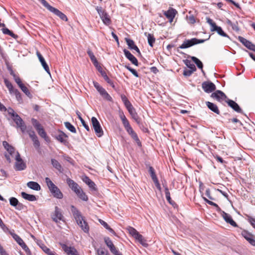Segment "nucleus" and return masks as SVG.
Instances as JSON below:
<instances>
[{
  "mask_svg": "<svg viewBox=\"0 0 255 255\" xmlns=\"http://www.w3.org/2000/svg\"><path fill=\"white\" fill-rule=\"evenodd\" d=\"M71 211L77 224L85 233H88L89 228L87 223L83 219L80 212L73 205L71 206Z\"/></svg>",
  "mask_w": 255,
  "mask_h": 255,
  "instance_id": "nucleus-1",
  "label": "nucleus"
},
{
  "mask_svg": "<svg viewBox=\"0 0 255 255\" xmlns=\"http://www.w3.org/2000/svg\"><path fill=\"white\" fill-rule=\"evenodd\" d=\"M67 183L70 188L77 194L79 198L84 201L88 200V197L78 184L73 180L68 178Z\"/></svg>",
  "mask_w": 255,
  "mask_h": 255,
  "instance_id": "nucleus-2",
  "label": "nucleus"
},
{
  "mask_svg": "<svg viewBox=\"0 0 255 255\" xmlns=\"http://www.w3.org/2000/svg\"><path fill=\"white\" fill-rule=\"evenodd\" d=\"M45 182L53 196L57 199H62L63 197L60 189L52 182L48 177L45 178Z\"/></svg>",
  "mask_w": 255,
  "mask_h": 255,
  "instance_id": "nucleus-3",
  "label": "nucleus"
},
{
  "mask_svg": "<svg viewBox=\"0 0 255 255\" xmlns=\"http://www.w3.org/2000/svg\"><path fill=\"white\" fill-rule=\"evenodd\" d=\"M205 40V39H198L196 38L185 40L179 48L181 49L187 48L195 44L202 43L204 42Z\"/></svg>",
  "mask_w": 255,
  "mask_h": 255,
  "instance_id": "nucleus-4",
  "label": "nucleus"
},
{
  "mask_svg": "<svg viewBox=\"0 0 255 255\" xmlns=\"http://www.w3.org/2000/svg\"><path fill=\"white\" fill-rule=\"evenodd\" d=\"M93 85L101 96H102L104 99L110 102L112 101V98L111 96L107 93L105 89L99 85L98 82L94 81Z\"/></svg>",
  "mask_w": 255,
  "mask_h": 255,
  "instance_id": "nucleus-5",
  "label": "nucleus"
},
{
  "mask_svg": "<svg viewBox=\"0 0 255 255\" xmlns=\"http://www.w3.org/2000/svg\"><path fill=\"white\" fill-rule=\"evenodd\" d=\"M98 14L104 24L109 25L111 23L110 17L106 11L101 6H97L96 7Z\"/></svg>",
  "mask_w": 255,
  "mask_h": 255,
  "instance_id": "nucleus-6",
  "label": "nucleus"
},
{
  "mask_svg": "<svg viewBox=\"0 0 255 255\" xmlns=\"http://www.w3.org/2000/svg\"><path fill=\"white\" fill-rule=\"evenodd\" d=\"M51 218L56 223H59L60 221H64V217L62 211L57 206L55 207L54 211L51 214Z\"/></svg>",
  "mask_w": 255,
  "mask_h": 255,
  "instance_id": "nucleus-7",
  "label": "nucleus"
},
{
  "mask_svg": "<svg viewBox=\"0 0 255 255\" xmlns=\"http://www.w3.org/2000/svg\"><path fill=\"white\" fill-rule=\"evenodd\" d=\"M91 122L97 136H102L103 135V131L98 120L95 117H92Z\"/></svg>",
  "mask_w": 255,
  "mask_h": 255,
  "instance_id": "nucleus-8",
  "label": "nucleus"
},
{
  "mask_svg": "<svg viewBox=\"0 0 255 255\" xmlns=\"http://www.w3.org/2000/svg\"><path fill=\"white\" fill-rule=\"evenodd\" d=\"M15 159L16 160L15 163V169L18 171L23 170L25 169L26 166L20 157V155L18 152H16Z\"/></svg>",
  "mask_w": 255,
  "mask_h": 255,
  "instance_id": "nucleus-9",
  "label": "nucleus"
},
{
  "mask_svg": "<svg viewBox=\"0 0 255 255\" xmlns=\"http://www.w3.org/2000/svg\"><path fill=\"white\" fill-rule=\"evenodd\" d=\"M241 235L252 246H255V237L246 230H243Z\"/></svg>",
  "mask_w": 255,
  "mask_h": 255,
  "instance_id": "nucleus-10",
  "label": "nucleus"
},
{
  "mask_svg": "<svg viewBox=\"0 0 255 255\" xmlns=\"http://www.w3.org/2000/svg\"><path fill=\"white\" fill-rule=\"evenodd\" d=\"M14 122L16 124L17 128H20L22 132L24 133L26 131V127L22 120V119L19 117V115H15L14 118H12Z\"/></svg>",
  "mask_w": 255,
  "mask_h": 255,
  "instance_id": "nucleus-11",
  "label": "nucleus"
},
{
  "mask_svg": "<svg viewBox=\"0 0 255 255\" xmlns=\"http://www.w3.org/2000/svg\"><path fill=\"white\" fill-rule=\"evenodd\" d=\"M202 87L203 90L207 93H210L216 90L215 85L210 81H205L202 83Z\"/></svg>",
  "mask_w": 255,
  "mask_h": 255,
  "instance_id": "nucleus-12",
  "label": "nucleus"
},
{
  "mask_svg": "<svg viewBox=\"0 0 255 255\" xmlns=\"http://www.w3.org/2000/svg\"><path fill=\"white\" fill-rule=\"evenodd\" d=\"M238 39L248 49L255 52V45L251 41L241 36H238Z\"/></svg>",
  "mask_w": 255,
  "mask_h": 255,
  "instance_id": "nucleus-13",
  "label": "nucleus"
},
{
  "mask_svg": "<svg viewBox=\"0 0 255 255\" xmlns=\"http://www.w3.org/2000/svg\"><path fill=\"white\" fill-rule=\"evenodd\" d=\"M104 240L106 245L109 247L112 253L114 255H120V252L117 250V248L109 238H106Z\"/></svg>",
  "mask_w": 255,
  "mask_h": 255,
  "instance_id": "nucleus-14",
  "label": "nucleus"
},
{
  "mask_svg": "<svg viewBox=\"0 0 255 255\" xmlns=\"http://www.w3.org/2000/svg\"><path fill=\"white\" fill-rule=\"evenodd\" d=\"M211 97L214 99H216L219 102L227 99V96L223 92L220 90H217L216 92L213 93L211 94Z\"/></svg>",
  "mask_w": 255,
  "mask_h": 255,
  "instance_id": "nucleus-15",
  "label": "nucleus"
},
{
  "mask_svg": "<svg viewBox=\"0 0 255 255\" xmlns=\"http://www.w3.org/2000/svg\"><path fill=\"white\" fill-rule=\"evenodd\" d=\"M128 133L130 135L131 137L136 141L137 145L138 146H141V143L136 134V133L134 131L131 126H129L128 127L125 128Z\"/></svg>",
  "mask_w": 255,
  "mask_h": 255,
  "instance_id": "nucleus-16",
  "label": "nucleus"
},
{
  "mask_svg": "<svg viewBox=\"0 0 255 255\" xmlns=\"http://www.w3.org/2000/svg\"><path fill=\"white\" fill-rule=\"evenodd\" d=\"M177 12L175 9L170 8L168 10L164 12V14L169 19V22H172Z\"/></svg>",
  "mask_w": 255,
  "mask_h": 255,
  "instance_id": "nucleus-17",
  "label": "nucleus"
},
{
  "mask_svg": "<svg viewBox=\"0 0 255 255\" xmlns=\"http://www.w3.org/2000/svg\"><path fill=\"white\" fill-rule=\"evenodd\" d=\"M222 216L227 223L235 227L238 226L237 223L233 220L232 217L229 214L224 211H222Z\"/></svg>",
  "mask_w": 255,
  "mask_h": 255,
  "instance_id": "nucleus-18",
  "label": "nucleus"
},
{
  "mask_svg": "<svg viewBox=\"0 0 255 255\" xmlns=\"http://www.w3.org/2000/svg\"><path fill=\"white\" fill-rule=\"evenodd\" d=\"M126 57L134 65H138L137 59L128 50L125 49L123 50Z\"/></svg>",
  "mask_w": 255,
  "mask_h": 255,
  "instance_id": "nucleus-19",
  "label": "nucleus"
},
{
  "mask_svg": "<svg viewBox=\"0 0 255 255\" xmlns=\"http://www.w3.org/2000/svg\"><path fill=\"white\" fill-rule=\"evenodd\" d=\"M55 137L57 140L64 145H67L68 143L67 141L68 136L63 131H60L59 133Z\"/></svg>",
  "mask_w": 255,
  "mask_h": 255,
  "instance_id": "nucleus-20",
  "label": "nucleus"
},
{
  "mask_svg": "<svg viewBox=\"0 0 255 255\" xmlns=\"http://www.w3.org/2000/svg\"><path fill=\"white\" fill-rule=\"evenodd\" d=\"M226 102L227 103L229 106L232 108L234 111L238 113H242V109L240 108L238 104L235 101L232 100L228 99L226 101Z\"/></svg>",
  "mask_w": 255,
  "mask_h": 255,
  "instance_id": "nucleus-21",
  "label": "nucleus"
},
{
  "mask_svg": "<svg viewBox=\"0 0 255 255\" xmlns=\"http://www.w3.org/2000/svg\"><path fill=\"white\" fill-rule=\"evenodd\" d=\"M36 55L44 70L46 71L47 73L50 74V70L49 67L47 64L46 62H45L44 58L41 55L40 53L38 51H37L36 52Z\"/></svg>",
  "mask_w": 255,
  "mask_h": 255,
  "instance_id": "nucleus-22",
  "label": "nucleus"
},
{
  "mask_svg": "<svg viewBox=\"0 0 255 255\" xmlns=\"http://www.w3.org/2000/svg\"><path fill=\"white\" fill-rule=\"evenodd\" d=\"M10 205L13 207H14L16 209L20 210L22 209L23 205L19 203L18 200L15 197H11L9 199Z\"/></svg>",
  "mask_w": 255,
  "mask_h": 255,
  "instance_id": "nucleus-23",
  "label": "nucleus"
},
{
  "mask_svg": "<svg viewBox=\"0 0 255 255\" xmlns=\"http://www.w3.org/2000/svg\"><path fill=\"white\" fill-rule=\"evenodd\" d=\"M62 247L64 252L68 255H79L77 251L74 247H69L65 244L62 245Z\"/></svg>",
  "mask_w": 255,
  "mask_h": 255,
  "instance_id": "nucleus-24",
  "label": "nucleus"
},
{
  "mask_svg": "<svg viewBox=\"0 0 255 255\" xmlns=\"http://www.w3.org/2000/svg\"><path fill=\"white\" fill-rule=\"evenodd\" d=\"M51 12L58 16L61 20L65 21L68 20L66 15L58 9L54 8Z\"/></svg>",
  "mask_w": 255,
  "mask_h": 255,
  "instance_id": "nucleus-25",
  "label": "nucleus"
},
{
  "mask_svg": "<svg viewBox=\"0 0 255 255\" xmlns=\"http://www.w3.org/2000/svg\"><path fill=\"white\" fill-rule=\"evenodd\" d=\"M206 104L210 110L218 115L220 114V111L216 105L210 102H206Z\"/></svg>",
  "mask_w": 255,
  "mask_h": 255,
  "instance_id": "nucleus-26",
  "label": "nucleus"
},
{
  "mask_svg": "<svg viewBox=\"0 0 255 255\" xmlns=\"http://www.w3.org/2000/svg\"><path fill=\"white\" fill-rule=\"evenodd\" d=\"M128 111L131 115L132 119L138 124L140 123L139 118L135 112V110L133 107H132L128 110Z\"/></svg>",
  "mask_w": 255,
  "mask_h": 255,
  "instance_id": "nucleus-27",
  "label": "nucleus"
},
{
  "mask_svg": "<svg viewBox=\"0 0 255 255\" xmlns=\"http://www.w3.org/2000/svg\"><path fill=\"white\" fill-rule=\"evenodd\" d=\"M27 186L28 188L36 191H39L40 190V186L39 184L34 181L28 182L27 183Z\"/></svg>",
  "mask_w": 255,
  "mask_h": 255,
  "instance_id": "nucleus-28",
  "label": "nucleus"
},
{
  "mask_svg": "<svg viewBox=\"0 0 255 255\" xmlns=\"http://www.w3.org/2000/svg\"><path fill=\"white\" fill-rule=\"evenodd\" d=\"M21 195L23 198L28 201H34L36 200V198L35 195L28 194L24 192H22Z\"/></svg>",
  "mask_w": 255,
  "mask_h": 255,
  "instance_id": "nucleus-29",
  "label": "nucleus"
},
{
  "mask_svg": "<svg viewBox=\"0 0 255 255\" xmlns=\"http://www.w3.org/2000/svg\"><path fill=\"white\" fill-rule=\"evenodd\" d=\"M211 31H216L221 36L229 38V36L222 30V28L217 25L213 28H211Z\"/></svg>",
  "mask_w": 255,
  "mask_h": 255,
  "instance_id": "nucleus-30",
  "label": "nucleus"
},
{
  "mask_svg": "<svg viewBox=\"0 0 255 255\" xmlns=\"http://www.w3.org/2000/svg\"><path fill=\"white\" fill-rule=\"evenodd\" d=\"M83 180L85 183H86L89 186V187L90 188L94 190H96L95 184L88 177L85 176L83 178Z\"/></svg>",
  "mask_w": 255,
  "mask_h": 255,
  "instance_id": "nucleus-31",
  "label": "nucleus"
},
{
  "mask_svg": "<svg viewBox=\"0 0 255 255\" xmlns=\"http://www.w3.org/2000/svg\"><path fill=\"white\" fill-rule=\"evenodd\" d=\"M190 58L196 64L197 66L199 69H201L202 72L204 74V71L203 70V64L202 62L197 58L194 56H191Z\"/></svg>",
  "mask_w": 255,
  "mask_h": 255,
  "instance_id": "nucleus-32",
  "label": "nucleus"
},
{
  "mask_svg": "<svg viewBox=\"0 0 255 255\" xmlns=\"http://www.w3.org/2000/svg\"><path fill=\"white\" fill-rule=\"evenodd\" d=\"M120 117L122 121L123 124L125 128L130 126L128 120H127L123 113H121L120 114Z\"/></svg>",
  "mask_w": 255,
  "mask_h": 255,
  "instance_id": "nucleus-33",
  "label": "nucleus"
},
{
  "mask_svg": "<svg viewBox=\"0 0 255 255\" xmlns=\"http://www.w3.org/2000/svg\"><path fill=\"white\" fill-rule=\"evenodd\" d=\"M4 82L5 84V85L8 89V91L10 94H12L14 90H15L16 89H14L12 85V84L7 79H4Z\"/></svg>",
  "mask_w": 255,
  "mask_h": 255,
  "instance_id": "nucleus-34",
  "label": "nucleus"
},
{
  "mask_svg": "<svg viewBox=\"0 0 255 255\" xmlns=\"http://www.w3.org/2000/svg\"><path fill=\"white\" fill-rule=\"evenodd\" d=\"M51 163L53 165V166L56 169H57L60 172H62V167L60 164V163L56 160L54 159H51Z\"/></svg>",
  "mask_w": 255,
  "mask_h": 255,
  "instance_id": "nucleus-35",
  "label": "nucleus"
},
{
  "mask_svg": "<svg viewBox=\"0 0 255 255\" xmlns=\"http://www.w3.org/2000/svg\"><path fill=\"white\" fill-rule=\"evenodd\" d=\"M135 239L137 240L142 246L146 247L148 245V244L146 243V240L140 234L137 235V237Z\"/></svg>",
  "mask_w": 255,
  "mask_h": 255,
  "instance_id": "nucleus-36",
  "label": "nucleus"
},
{
  "mask_svg": "<svg viewBox=\"0 0 255 255\" xmlns=\"http://www.w3.org/2000/svg\"><path fill=\"white\" fill-rule=\"evenodd\" d=\"M76 114L78 116V119L80 120L81 123L82 124V125L83 126V127L86 128V129L87 131H89L90 128L89 127V126H88V125L86 124L85 121L81 117L80 112L79 111H77Z\"/></svg>",
  "mask_w": 255,
  "mask_h": 255,
  "instance_id": "nucleus-37",
  "label": "nucleus"
},
{
  "mask_svg": "<svg viewBox=\"0 0 255 255\" xmlns=\"http://www.w3.org/2000/svg\"><path fill=\"white\" fill-rule=\"evenodd\" d=\"M64 125L65 127L69 130L71 132L73 133H76V130L75 128L71 125L69 122H66L64 123Z\"/></svg>",
  "mask_w": 255,
  "mask_h": 255,
  "instance_id": "nucleus-38",
  "label": "nucleus"
},
{
  "mask_svg": "<svg viewBox=\"0 0 255 255\" xmlns=\"http://www.w3.org/2000/svg\"><path fill=\"white\" fill-rule=\"evenodd\" d=\"M147 40L148 44L151 46L153 47V44L155 41V39L154 36L152 34L148 33L147 35Z\"/></svg>",
  "mask_w": 255,
  "mask_h": 255,
  "instance_id": "nucleus-39",
  "label": "nucleus"
},
{
  "mask_svg": "<svg viewBox=\"0 0 255 255\" xmlns=\"http://www.w3.org/2000/svg\"><path fill=\"white\" fill-rule=\"evenodd\" d=\"M36 130L37 131L39 135L41 137L44 138V139H46V138H47V134L45 131H44L43 128L42 127V126L37 128Z\"/></svg>",
  "mask_w": 255,
  "mask_h": 255,
  "instance_id": "nucleus-40",
  "label": "nucleus"
},
{
  "mask_svg": "<svg viewBox=\"0 0 255 255\" xmlns=\"http://www.w3.org/2000/svg\"><path fill=\"white\" fill-rule=\"evenodd\" d=\"M19 88L22 90V91L24 94H25V95L26 96H27L29 98L31 97L32 95H31L30 92H29V91L28 90L27 88L24 84H23L22 85H21Z\"/></svg>",
  "mask_w": 255,
  "mask_h": 255,
  "instance_id": "nucleus-41",
  "label": "nucleus"
},
{
  "mask_svg": "<svg viewBox=\"0 0 255 255\" xmlns=\"http://www.w3.org/2000/svg\"><path fill=\"white\" fill-rule=\"evenodd\" d=\"M148 172L150 173V176L153 181L157 179V176L155 173L154 169L152 167H151V166L149 167Z\"/></svg>",
  "mask_w": 255,
  "mask_h": 255,
  "instance_id": "nucleus-42",
  "label": "nucleus"
},
{
  "mask_svg": "<svg viewBox=\"0 0 255 255\" xmlns=\"http://www.w3.org/2000/svg\"><path fill=\"white\" fill-rule=\"evenodd\" d=\"M129 233L134 238L137 237V235L139 234V233L133 228L129 227L128 229Z\"/></svg>",
  "mask_w": 255,
  "mask_h": 255,
  "instance_id": "nucleus-43",
  "label": "nucleus"
},
{
  "mask_svg": "<svg viewBox=\"0 0 255 255\" xmlns=\"http://www.w3.org/2000/svg\"><path fill=\"white\" fill-rule=\"evenodd\" d=\"M41 3L50 11H52L55 8L51 6L45 0H41Z\"/></svg>",
  "mask_w": 255,
  "mask_h": 255,
  "instance_id": "nucleus-44",
  "label": "nucleus"
},
{
  "mask_svg": "<svg viewBox=\"0 0 255 255\" xmlns=\"http://www.w3.org/2000/svg\"><path fill=\"white\" fill-rule=\"evenodd\" d=\"M185 64L190 69L193 70V71L196 70L195 66L192 64L190 61L186 60L185 61Z\"/></svg>",
  "mask_w": 255,
  "mask_h": 255,
  "instance_id": "nucleus-45",
  "label": "nucleus"
},
{
  "mask_svg": "<svg viewBox=\"0 0 255 255\" xmlns=\"http://www.w3.org/2000/svg\"><path fill=\"white\" fill-rule=\"evenodd\" d=\"M11 235L13 239L19 245H21V244L24 242L17 235L15 234H11Z\"/></svg>",
  "mask_w": 255,
  "mask_h": 255,
  "instance_id": "nucleus-46",
  "label": "nucleus"
},
{
  "mask_svg": "<svg viewBox=\"0 0 255 255\" xmlns=\"http://www.w3.org/2000/svg\"><path fill=\"white\" fill-rule=\"evenodd\" d=\"M2 31L4 34H7L14 38L15 37V35L7 28H3Z\"/></svg>",
  "mask_w": 255,
  "mask_h": 255,
  "instance_id": "nucleus-47",
  "label": "nucleus"
},
{
  "mask_svg": "<svg viewBox=\"0 0 255 255\" xmlns=\"http://www.w3.org/2000/svg\"><path fill=\"white\" fill-rule=\"evenodd\" d=\"M41 248L42 250L48 255H56L55 252L51 251L49 248L45 246L42 247Z\"/></svg>",
  "mask_w": 255,
  "mask_h": 255,
  "instance_id": "nucleus-48",
  "label": "nucleus"
},
{
  "mask_svg": "<svg viewBox=\"0 0 255 255\" xmlns=\"http://www.w3.org/2000/svg\"><path fill=\"white\" fill-rule=\"evenodd\" d=\"M12 94H14L15 95V97L18 102H22V97L21 94L17 89H15V90L14 91Z\"/></svg>",
  "mask_w": 255,
  "mask_h": 255,
  "instance_id": "nucleus-49",
  "label": "nucleus"
},
{
  "mask_svg": "<svg viewBox=\"0 0 255 255\" xmlns=\"http://www.w3.org/2000/svg\"><path fill=\"white\" fill-rule=\"evenodd\" d=\"M247 220L251 224L252 227L255 229V218L247 215Z\"/></svg>",
  "mask_w": 255,
  "mask_h": 255,
  "instance_id": "nucleus-50",
  "label": "nucleus"
},
{
  "mask_svg": "<svg viewBox=\"0 0 255 255\" xmlns=\"http://www.w3.org/2000/svg\"><path fill=\"white\" fill-rule=\"evenodd\" d=\"M22 248L25 251L27 255H31V252L28 247L26 245V244L23 242L21 245H20Z\"/></svg>",
  "mask_w": 255,
  "mask_h": 255,
  "instance_id": "nucleus-51",
  "label": "nucleus"
},
{
  "mask_svg": "<svg viewBox=\"0 0 255 255\" xmlns=\"http://www.w3.org/2000/svg\"><path fill=\"white\" fill-rule=\"evenodd\" d=\"M163 186L165 188V197L167 201L171 200V197L170 195V192L169 191V190L168 189V187L166 185H163Z\"/></svg>",
  "mask_w": 255,
  "mask_h": 255,
  "instance_id": "nucleus-52",
  "label": "nucleus"
},
{
  "mask_svg": "<svg viewBox=\"0 0 255 255\" xmlns=\"http://www.w3.org/2000/svg\"><path fill=\"white\" fill-rule=\"evenodd\" d=\"M31 122L36 129L41 127V125L36 119H32Z\"/></svg>",
  "mask_w": 255,
  "mask_h": 255,
  "instance_id": "nucleus-53",
  "label": "nucleus"
},
{
  "mask_svg": "<svg viewBox=\"0 0 255 255\" xmlns=\"http://www.w3.org/2000/svg\"><path fill=\"white\" fill-rule=\"evenodd\" d=\"M13 78L15 82L17 83L19 87L23 84L22 83L21 79L19 77H17L15 74H13Z\"/></svg>",
  "mask_w": 255,
  "mask_h": 255,
  "instance_id": "nucleus-54",
  "label": "nucleus"
},
{
  "mask_svg": "<svg viewBox=\"0 0 255 255\" xmlns=\"http://www.w3.org/2000/svg\"><path fill=\"white\" fill-rule=\"evenodd\" d=\"M98 255H110L108 251H105L104 249H98L97 250Z\"/></svg>",
  "mask_w": 255,
  "mask_h": 255,
  "instance_id": "nucleus-55",
  "label": "nucleus"
},
{
  "mask_svg": "<svg viewBox=\"0 0 255 255\" xmlns=\"http://www.w3.org/2000/svg\"><path fill=\"white\" fill-rule=\"evenodd\" d=\"M186 17L189 22L191 24H193L196 22L195 18L193 15H187Z\"/></svg>",
  "mask_w": 255,
  "mask_h": 255,
  "instance_id": "nucleus-56",
  "label": "nucleus"
},
{
  "mask_svg": "<svg viewBox=\"0 0 255 255\" xmlns=\"http://www.w3.org/2000/svg\"><path fill=\"white\" fill-rule=\"evenodd\" d=\"M87 53H88V55L89 56L92 62L94 60H95V59H96V58L95 56V55H94V53L90 49L88 50Z\"/></svg>",
  "mask_w": 255,
  "mask_h": 255,
  "instance_id": "nucleus-57",
  "label": "nucleus"
},
{
  "mask_svg": "<svg viewBox=\"0 0 255 255\" xmlns=\"http://www.w3.org/2000/svg\"><path fill=\"white\" fill-rule=\"evenodd\" d=\"M194 71H193V70H191V69H190V70L186 69L183 72V75L185 76H187V77L190 76Z\"/></svg>",
  "mask_w": 255,
  "mask_h": 255,
  "instance_id": "nucleus-58",
  "label": "nucleus"
},
{
  "mask_svg": "<svg viewBox=\"0 0 255 255\" xmlns=\"http://www.w3.org/2000/svg\"><path fill=\"white\" fill-rule=\"evenodd\" d=\"M126 41L129 48H130L131 47H132L134 45H135L134 41L131 39L126 38Z\"/></svg>",
  "mask_w": 255,
  "mask_h": 255,
  "instance_id": "nucleus-59",
  "label": "nucleus"
},
{
  "mask_svg": "<svg viewBox=\"0 0 255 255\" xmlns=\"http://www.w3.org/2000/svg\"><path fill=\"white\" fill-rule=\"evenodd\" d=\"M28 134L32 140H33L34 138H37V137L35 134V132L33 130H28L27 131Z\"/></svg>",
  "mask_w": 255,
  "mask_h": 255,
  "instance_id": "nucleus-60",
  "label": "nucleus"
},
{
  "mask_svg": "<svg viewBox=\"0 0 255 255\" xmlns=\"http://www.w3.org/2000/svg\"><path fill=\"white\" fill-rule=\"evenodd\" d=\"M207 22L211 25V28H213L216 25V23L210 18H207Z\"/></svg>",
  "mask_w": 255,
  "mask_h": 255,
  "instance_id": "nucleus-61",
  "label": "nucleus"
},
{
  "mask_svg": "<svg viewBox=\"0 0 255 255\" xmlns=\"http://www.w3.org/2000/svg\"><path fill=\"white\" fill-rule=\"evenodd\" d=\"M32 141H33V144H34V147L36 148H38L40 146V143L37 139V137L36 138H34L33 140H32Z\"/></svg>",
  "mask_w": 255,
  "mask_h": 255,
  "instance_id": "nucleus-62",
  "label": "nucleus"
},
{
  "mask_svg": "<svg viewBox=\"0 0 255 255\" xmlns=\"http://www.w3.org/2000/svg\"><path fill=\"white\" fill-rule=\"evenodd\" d=\"M7 112H8V114L9 115H10L12 117V118H14L15 115H17V114L15 113V112L13 111V110L12 109H11V108L8 109Z\"/></svg>",
  "mask_w": 255,
  "mask_h": 255,
  "instance_id": "nucleus-63",
  "label": "nucleus"
},
{
  "mask_svg": "<svg viewBox=\"0 0 255 255\" xmlns=\"http://www.w3.org/2000/svg\"><path fill=\"white\" fill-rule=\"evenodd\" d=\"M104 79L108 84H109L113 88L115 87V85H114L113 82L108 77H106V78Z\"/></svg>",
  "mask_w": 255,
  "mask_h": 255,
  "instance_id": "nucleus-64",
  "label": "nucleus"
}]
</instances>
